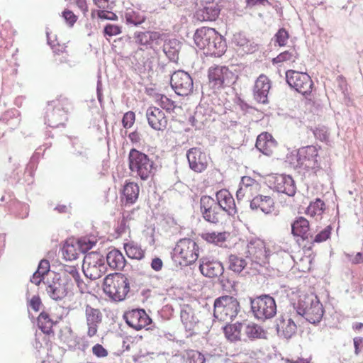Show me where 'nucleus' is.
<instances>
[{"label":"nucleus","instance_id":"56","mask_svg":"<svg viewBox=\"0 0 363 363\" xmlns=\"http://www.w3.org/2000/svg\"><path fill=\"white\" fill-rule=\"evenodd\" d=\"M62 16L69 26H73L77 20V16L70 10L65 9L62 12Z\"/></svg>","mask_w":363,"mask_h":363},{"label":"nucleus","instance_id":"57","mask_svg":"<svg viewBox=\"0 0 363 363\" xmlns=\"http://www.w3.org/2000/svg\"><path fill=\"white\" fill-rule=\"evenodd\" d=\"M121 27L116 25L107 24L104 27V34L108 36L116 35L121 33Z\"/></svg>","mask_w":363,"mask_h":363},{"label":"nucleus","instance_id":"32","mask_svg":"<svg viewBox=\"0 0 363 363\" xmlns=\"http://www.w3.org/2000/svg\"><path fill=\"white\" fill-rule=\"evenodd\" d=\"M106 262L111 269L116 270L123 269L126 263L124 256L117 249H113L107 254Z\"/></svg>","mask_w":363,"mask_h":363},{"label":"nucleus","instance_id":"45","mask_svg":"<svg viewBox=\"0 0 363 363\" xmlns=\"http://www.w3.org/2000/svg\"><path fill=\"white\" fill-rule=\"evenodd\" d=\"M158 104L167 112H174L177 108H181L178 106L175 101H172L167 96L162 95L157 100Z\"/></svg>","mask_w":363,"mask_h":363},{"label":"nucleus","instance_id":"50","mask_svg":"<svg viewBox=\"0 0 363 363\" xmlns=\"http://www.w3.org/2000/svg\"><path fill=\"white\" fill-rule=\"evenodd\" d=\"M315 138L322 142H328L329 138V133L328 128L325 126H318L313 130Z\"/></svg>","mask_w":363,"mask_h":363},{"label":"nucleus","instance_id":"28","mask_svg":"<svg viewBox=\"0 0 363 363\" xmlns=\"http://www.w3.org/2000/svg\"><path fill=\"white\" fill-rule=\"evenodd\" d=\"M277 145L272 135L267 132L259 134L256 140L257 149L265 155H271Z\"/></svg>","mask_w":363,"mask_h":363},{"label":"nucleus","instance_id":"35","mask_svg":"<svg viewBox=\"0 0 363 363\" xmlns=\"http://www.w3.org/2000/svg\"><path fill=\"white\" fill-rule=\"evenodd\" d=\"M139 191V186L136 183H126L123 189V194L125 199V204L134 203L138 198Z\"/></svg>","mask_w":363,"mask_h":363},{"label":"nucleus","instance_id":"33","mask_svg":"<svg viewBox=\"0 0 363 363\" xmlns=\"http://www.w3.org/2000/svg\"><path fill=\"white\" fill-rule=\"evenodd\" d=\"M180 49V42L174 38L165 40L163 45V52L169 60L173 62H177Z\"/></svg>","mask_w":363,"mask_h":363},{"label":"nucleus","instance_id":"60","mask_svg":"<svg viewBox=\"0 0 363 363\" xmlns=\"http://www.w3.org/2000/svg\"><path fill=\"white\" fill-rule=\"evenodd\" d=\"M50 270V262L47 259H43L40 262L38 269L36 270L37 273L40 274H46Z\"/></svg>","mask_w":363,"mask_h":363},{"label":"nucleus","instance_id":"53","mask_svg":"<svg viewBox=\"0 0 363 363\" xmlns=\"http://www.w3.org/2000/svg\"><path fill=\"white\" fill-rule=\"evenodd\" d=\"M248 42L249 40L244 33L239 32L233 35V43L238 46H245Z\"/></svg>","mask_w":363,"mask_h":363},{"label":"nucleus","instance_id":"48","mask_svg":"<svg viewBox=\"0 0 363 363\" xmlns=\"http://www.w3.org/2000/svg\"><path fill=\"white\" fill-rule=\"evenodd\" d=\"M111 10V9H99L97 11H93L91 16L94 17V13L96 12L98 17L101 19L116 21L118 19L117 15Z\"/></svg>","mask_w":363,"mask_h":363},{"label":"nucleus","instance_id":"24","mask_svg":"<svg viewBox=\"0 0 363 363\" xmlns=\"http://www.w3.org/2000/svg\"><path fill=\"white\" fill-rule=\"evenodd\" d=\"M216 197L221 212L225 211L229 216H234L237 213L235 200L228 190L222 189L218 191Z\"/></svg>","mask_w":363,"mask_h":363},{"label":"nucleus","instance_id":"63","mask_svg":"<svg viewBox=\"0 0 363 363\" xmlns=\"http://www.w3.org/2000/svg\"><path fill=\"white\" fill-rule=\"evenodd\" d=\"M64 268L65 273L70 275L73 279H74L76 277H78L79 272L75 266L65 265Z\"/></svg>","mask_w":363,"mask_h":363},{"label":"nucleus","instance_id":"27","mask_svg":"<svg viewBox=\"0 0 363 363\" xmlns=\"http://www.w3.org/2000/svg\"><path fill=\"white\" fill-rule=\"evenodd\" d=\"M220 12V6L214 2L208 3L196 11L195 17L200 21H214Z\"/></svg>","mask_w":363,"mask_h":363},{"label":"nucleus","instance_id":"44","mask_svg":"<svg viewBox=\"0 0 363 363\" xmlns=\"http://www.w3.org/2000/svg\"><path fill=\"white\" fill-rule=\"evenodd\" d=\"M289 38V34L288 31L285 28H281L275 33L272 40L274 41L275 46L284 47L286 45Z\"/></svg>","mask_w":363,"mask_h":363},{"label":"nucleus","instance_id":"62","mask_svg":"<svg viewBox=\"0 0 363 363\" xmlns=\"http://www.w3.org/2000/svg\"><path fill=\"white\" fill-rule=\"evenodd\" d=\"M74 280L75 281L81 293H85L88 291L87 284L81 279L80 274H78V277H76Z\"/></svg>","mask_w":363,"mask_h":363},{"label":"nucleus","instance_id":"64","mask_svg":"<svg viewBox=\"0 0 363 363\" xmlns=\"http://www.w3.org/2000/svg\"><path fill=\"white\" fill-rule=\"evenodd\" d=\"M163 266V262L162 259L159 257H155L152 259L151 262V267L156 272H158L162 269Z\"/></svg>","mask_w":363,"mask_h":363},{"label":"nucleus","instance_id":"31","mask_svg":"<svg viewBox=\"0 0 363 363\" xmlns=\"http://www.w3.org/2000/svg\"><path fill=\"white\" fill-rule=\"evenodd\" d=\"M180 319L186 331L191 332L198 320L194 316V312L189 305H184L180 310Z\"/></svg>","mask_w":363,"mask_h":363},{"label":"nucleus","instance_id":"52","mask_svg":"<svg viewBox=\"0 0 363 363\" xmlns=\"http://www.w3.org/2000/svg\"><path fill=\"white\" fill-rule=\"evenodd\" d=\"M135 120V113L133 111L126 112L122 118V124L125 128H130L134 124Z\"/></svg>","mask_w":363,"mask_h":363},{"label":"nucleus","instance_id":"12","mask_svg":"<svg viewBox=\"0 0 363 363\" xmlns=\"http://www.w3.org/2000/svg\"><path fill=\"white\" fill-rule=\"evenodd\" d=\"M208 77L209 86L214 90L229 86L235 81L234 73L225 66L210 68Z\"/></svg>","mask_w":363,"mask_h":363},{"label":"nucleus","instance_id":"2","mask_svg":"<svg viewBox=\"0 0 363 363\" xmlns=\"http://www.w3.org/2000/svg\"><path fill=\"white\" fill-rule=\"evenodd\" d=\"M293 308L298 315L303 316L312 324L320 323L324 314L322 303L313 294L300 296L297 303L294 304Z\"/></svg>","mask_w":363,"mask_h":363},{"label":"nucleus","instance_id":"30","mask_svg":"<svg viewBox=\"0 0 363 363\" xmlns=\"http://www.w3.org/2000/svg\"><path fill=\"white\" fill-rule=\"evenodd\" d=\"M309 221L301 216L296 218L291 224V232L294 236L301 237L303 240L312 238L308 233Z\"/></svg>","mask_w":363,"mask_h":363},{"label":"nucleus","instance_id":"46","mask_svg":"<svg viewBox=\"0 0 363 363\" xmlns=\"http://www.w3.org/2000/svg\"><path fill=\"white\" fill-rule=\"evenodd\" d=\"M205 356L197 350L187 352L186 363H205Z\"/></svg>","mask_w":363,"mask_h":363},{"label":"nucleus","instance_id":"41","mask_svg":"<svg viewBox=\"0 0 363 363\" xmlns=\"http://www.w3.org/2000/svg\"><path fill=\"white\" fill-rule=\"evenodd\" d=\"M202 238L209 243L220 245L226 239V233H206L202 234Z\"/></svg>","mask_w":363,"mask_h":363},{"label":"nucleus","instance_id":"19","mask_svg":"<svg viewBox=\"0 0 363 363\" xmlns=\"http://www.w3.org/2000/svg\"><path fill=\"white\" fill-rule=\"evenodd\" d=\"M72 286L71 279L68 276H64L63 278L57 279V281H53L52 284H48L46 291L52 299L59 301L67 295Z\"/></svg>","mask_w":363,"mask_h":363},{"label":"nucleus","instance_id":"9","mask_svg":"<svg viewBox=\"0 0 363 363\" xmlns=\"http://www.w3.org/2000/svg\"><path fill=\"white\" fill-rule=\"evenodd\" d=\"M199 268L201 274L206 277H218L223 286H225L226 283H230L228 277L224 274L223 263L212 257H202L199 259Z\"/></svg>","mask_w":363,"mask_h":363},{"label":"nucleus","instance_id":"58","mask_svg":"<svg viewBox=\"0 0 363 363\" xmlns=\"http://www.w3.org/2000/svg\"><path fill=\"white\" fill-rule=\"evenodd\" d=\"M74 246H64L62 248V253L64 257L68 260H74L77 259V254L73 252Z\"/></svg>","mask_w":363,"mask_h":363},{"label":"nucleus","instance_id":"11","mask_svg":"<svg viewBox=\"0 0 363 363\" xmlns=\"http://www.w3.org/2000/svg\"><path fill=\"white\" fill-rule=\"evenodd\" d=\"M104 257L99 252L86 254L83 260L82 269L84 275L91 280L99 279L106 272Z\"/></svg>","mask_w":363,"mask_h":363},{"label":"nucleus","instance_id":"8","mask_svg":"<svg viewBox=\"0 0 363 363\" xmlns=\"http://www.w3.org/2000/svg\"><path fill=\"white\" fill-rule=\"evenodd\" d=\"M250 305L252 313L258 320H265L272 318L277 313L276 301L269 294L250 298Z\"/></svg>","mask_w":363,"mask_h":363},{"label":"nucleus","instance_id":"7","mask_svg":"<svg viewBox=\"0 0 363 363\" xmlns=\"http://www.w3.org/2000/svg\"><path fill=\"white\" fill-rule=\"evenodd\" d=\"M240 311V303L232 296H222L214 301L213 315L219 321L233 320Z\"/></svg>","mask_w":363,"mask_h":363},{"label":"nucleus","instance_id":"14","mask_svg":"<svg viewBox=\"0 0 363 363\" xmlns=\"http://www.w3.org/2000/svg\"><path fill=\"white\" fill-rule=\"evenodd\" d=\"M298 161L303 169L316 176L321 172V167L318 162V152L315 146L309 145L301 148L298 153Z\"/></svg>","mask_w":363,"mask_h":363},{"label":"nucleus","instance_id":"15","mask_svg":"<svg viewBox=\"0 0 363 363\" xmlns=\"http://www.w3.org/2000/svg\"><path fill=\"white\" fill-rule=\"evenodd\" d=\"M170 84L175 93L179 96H188L194 88L191 77L183 70H178L172 74Z\"/></svg>","mask_w":363,"mask_h":363},{"label":"nucleus","instance_id":"55","mask_svg":"<svg viewBox=\"0 0 363 363\" xmlns=\"http://www.w3.org/2000/svg\"><path fill=\"white\" fill-rule=\"evenodd\" d=\"M99 9H113L115 6L114 0H93Z\"/></svg>","mask_w":363,"mask_h":363},{"label":"nucleus","instance_id":"49","mask_svg":"<svg viewBox=\"0 0 363 363\" xmlns=\"http://www.w3.org/2000/svg\"><path fill=\"white\" fill-rule=\"evenodd\" d=\"M14 207L19 218H26L28 216L29 206L28 204L17 201L14 202Z\"/></svg>","mask_w":363,"mask_h":363},{"label":"nucleus","instance_id":"4","mask_svg":"<svg viewBox=\"0 0 363 363\" xmlns=\"http://www.w3.org/2000/svg\"><path fill=\"white\" fill-rule=\"evenodd\" d=\"M104 291L114 301H123L130 291L128 279L121 273H113L104 279Z\"/></svg>","mask_w":363,"mask_h":363},{"label":"nucleus","instance_id":"13","mask_svg":"<svg viewBox=\"0 0 363 363\" xmlns=\"http://www.w3.org/2000/svg\"><path fill=\"white\" fill-rule=\"evenodd\" d=\"M286 79L291 88L303 95L310 94L312 91L313 83L307 73L290 69L286 72Z\"/></svg>","mask_w":363,"mask_h":363},{"label":"nucleus","instance_id":"36","mask_svg":"<svg viewBox=\"0 0 363 363\" xmlns=\"http://www.w3.org/2000/svg\"><path fill=\"white\" fill-rule=\"evenodd\" d=\"M124 249L129 258L140 260L144 257V250H142L140 245L135 242L124 244Z\"/></svg>","mask_w":363,"mask_h":363},{"label":"nucleus","instance_id":"54","mask_svg":"<svg viewBox=\"0 0 363 363\" xmlns=\"http://www.w3.org/2000/svg\"><path fill=\"white\" fill-rule=\"evenodd\" d=\"M201 113L196 111L194 115L190 116L189 118V123L196 129H201L203 126V121H201Z\"/></svg>","mask_w":363,"mask_h":363},{"label":"nucleus","instance_id":"21","mask_svg":"<svg viewBox=\"0 0 363 363\" xmlns=\"http://www.w3.org/2000/svg\"><path fill=\"white\" fill-rule=\"evenodd\" d=\"M273 188L279 193L293 196L296 194V186L292 177L286 174H277L272 177Z\"/></svg>","mask_w":363,"mask_h":363},{"label":"nucleus","instance_id":"23","mask_svg":"<svg viewBox=\"0 0 363 363\" xmlns=\"http://www.w3.org/2000/svg\"><path fill=\"white\" fill-rule=\"evenodd\" d=\"M85 316L88 327L87 335L89 337H93L96 334L99 325L102 321V313L99 309L86 305L85 308Z\"/></svg>","mask_w":363,"mask_h":363},{"label":"nucleus","instance_id":"61","mask_svg":"<svg viewBox=\"0 0 363 363\" xmlns=\"http://www.w3.org/2000/svg\"><path fill=\"white\" fill-rule=\"evenodd\" d=\"M41 300L39 296H33L29 301L28 306L35 311H38L41 306Z\"/></svg>","mask_w":363,"mask_h":363},{"label":"nucleus","instance_id":"38","mask_svg":"<svg viewBox=\"0 0 363 363\" xmlns=\"http://www.w3.org/2000/svg\"><path fill=\"white\" fill-rule=\"evenodd\" d=\"M228 269L235 273H240L248 264L246 259L235 255H230L228 258Z\"/></svg>","mask_w":363,"mask_h":363},{"label":"nucleus","instance_id":"29","mask_svg":"<svg viewBox=\"0 0 363 363\" xmlns=\"http://www.w3.org/2000/svg\"><path fill=\"white\" fill-rule=\"evenodd\" d=\"M162 34L156 31H145L135 33L136 42L149 48L160 45L162 41Z\"/></svg>","mask_w":363,"mask_h":363},{"label":"nucleus","instance_id":"51","mask_svg":"<svg viewBox=\"0 0 363 363\" xmlns=\"http://www.w3.org/2000/svg\"><path fill=\"white\" fill-rule=\"evenodd\" d=\"M332 228L330 225H328L323 230H321L319 233H318L315 238L313 239L312 242H322L327 240L331 234Z\"/></svg>","mask_w":363,"mask_h":363},{"label":"nucleus","instance_id":"22","mask_svg":"<svg viewBox=\"0 0 363 363\" xmlns=\"http://www.w3.org/2000/svg\"><path fill=\"white\" fill-rule=\"evenodd\" d=\"M146 117L150 126L156 130H164L167 128V119L164 113L157 107H149Z\"/></svg>","mask_w":363,"mask_h":363},{"label":"nucleus","instance_id":"25","mask_svg":"<svg viewBox=\"0 0 363 363\" xmlns=\"http://www.w3.org/2000/svg\"><path fill=\"white\" fill-rule=\"evenodd\" d=\"M271 88L270 80L264 75H260L255 82L254 98L261 104L268 103V94Z\"/></svg>","mask_w":363,"mask_h":363},{"label":"nucleus","instance_id":"34","mask_svg":"<svg viewBox=\"0 0 363 363\" xmlns=\"http://www.w3.org/2000/svg\"><path fill=\"white\" fill-rule=\"evenodd\" d=\"M225 337L230 342L241 340L242 338V323L227 324L223 328Z\"/></svg>","mask_w":363,"mask_h":363},{"label":"nucleus","instance_id":"47","mask_svg":"<svg viewBox=\"0 0 363 363\" xmlns=\"http://www.w3.org/2000/svg\"><path fill=\"white\" fill-rule=\"evenodd\" d=\"M95 244L96 241L91 240L89 238L87 237L80 238L77 241L79 250L82 253H86L87 251L91 250L94 247V245H95Z\"/></svg>","mask_w":363,"mask_h":363},{"label":"nucleus","instance_id":"37","mask_svg":"<svg viewBox=\"0 0 363 363\" xmlns=\"http://www.w3.org/2000/svg\"><path fill=\"white\" fill-rule=\"evenodd\" d=\"M264 333L261 327L255 323H242V337L250 339L260 338Z\"/></svg>","mask_w":363,"mask_h":363},{"label":"nucleus","instance_id":"40","mask_svg":"<svg viewBox=\"0 0 363 363\" xmlns=\"http://www.w3.org/2000/svg\"><path fill=\"white\" fill-rule=\"evenodd\" d=\"M124 18L128 25L138 26L143 23L145 18L143 15L140 14L138 11L133 9H127L124 13Z\"/></svg>","mask_w":363,"mask_h":363},{"label":"nucleus","instance_id":"3","mask_svg":"<svg viewBox=\"0 0 363 363\" xmlns=\"http://www.w3.org/2000/svg\"><path fill=\"white\" fill-rule=\"evenodd\" d=\"M128 167L131 174L143 181L152 177L156 171L154 161L148 155L135 148L129 152Z\"/></svg>","mask_w":363,"mask_h":363},{"label":"nucleus","instance_id":"10","mask_svg":"<svg viewBox=\"0 0 363 363\" xmlns=\"http://www.w3.org/2000/svg\"><path fill=\"white\" fill-rule=\"evenodd\" d=\"M269 251L266 250L265 243L259 238L251 239L245 251V258L251 267L264 266L268 262Z\"/></svg>","mask_w":363,"mask_h":363},{"label":"nucleus","instance_id":"1","mask_svg":"<svg viewBox=\"0 0 363 363\" xmlns=\"http://www.w3.org/2000/svg\"><path fill=\"white\" fill-rule=\"evenodd\" d=\"M196 46L205 50L207 55L220 57L227 50V44L223 35L214 28L202 27L197 29L194 35Z\"/></svg>","mask_w":363,"mask_h":363},{"label":"nucleus","instance_id":"5","mask_svg":"<svg viewBox=\"0 0 363 363\" xmlns=\"http://www.w3.org/2000/svg\"><path fill=\"white\" fill-rule=\"evenodd\" d=\"M199 247L197 243L190 238L180 239L172 252V257L179 265L188 266L199 258Z\"/></svg>","mask_w":363,"mask_h":363},{"label":"nucleus","instance_id":"17","mask_svg":"<svg viewBox=\"0 0 363 363\" xmlns=\"http://www.w3.org/2000/svg\"><path fill=\"white\" fill-rule=\"evenodd\" d=\"M200 210L203 219L211 223L220 222L222 213L216 201L209 196H202L200 199Z\"/></svg>","mask_w":363,"mask_h":363},{"label":"nucleus","instance_id":"16","mask_svg":"<svg viewBox=\"0 0 363 363\" xmlns=\"http://www.w3.org/2000/svg\"><path fill=\"white\" fill-rule=\"evenodd\" d=\"M274 328L279 337L289 340L297 331V325L292 317L287 313L280 314L274 320Z\"/></svg>","mask_w":363,"mask_h":363},{"label":"nucleus","instance_id":"39","mask_svg":"<svg viewBox=\"0 0 363 363\" xmlns=\"http://www.w3.org/2000/svg\"><path fill=\"white\" fill-rule=\"evenodd\" d=\"M38 325L42 332L45 334H50L52 330L53 321L50 318L48 313L43 311L38 318Z\"/></svg>","mask_w":363,"mask_h":363},{"label":"nucleus","instance_id":"42","mask_svg":"<svg viewBox=\"0 0 363 363\" xmlns=\"http://www.w3.org/2000/svg\"><path fill=\"white\" fill-rule=\"evenodd\" d=\"M325 211V203L320 199H316L315 201L311 202L306 209V213L312 217L320 216Z\"/></svg>","mask_w":363,"mask_h":363},{"label":"nucleus","instance_id":"18","mask_svg":"<svg viewBox=\"0 0 363 363\" xmlns=\"http://www.w3.org/2000/svg\"><path fill=\"white\" fill-rule=\"evenodd\" d=\"M186 158L189 168L195 172L201 173L208 167L209 158L199 147H192L187 150Z\"/></svg>","mask_w":363,"mask_h":363},{"label":"nucleus","instance_id":"6","mask_svg":"<svg viewBox=\"0 0 363 363\" xmlns=\"http://www.w3.org/2000/svg\"><path fill=\"white\" fill-rule=\"evenodd\" d=\"M69 105L66 98L48 101L45 113V123L54 128L64 125L67 120Z\"/></svg>","mask_w":363,"mask_h":363},{"label":"nucleus","instance_id":"20","mask_svg":"<svg viewBox=\"0 0 363 363\" xmlns=\"http://www.w3.org/2000/svg\"><path fill=\"white\" fill-rule=\"evenodd\" d=\"M126 323L133 329L140 330L152 323L151 318L144 309H133L123 315Z\"/></svg>","mask_w":363,"mask_h":363},{"label":"nucleus","instance_id":"26","mask_svg":"<svg viewBox=\"0 0 363 363\" xmlns=\"http://www.w3.org/2000/svg\"><path fill=\"white\" fill-rule=\"evenodd\" d=\"M250 206L252 211L268 214L274 211V202L269 196L257 195L250 201Z\"/></svg>","mask_w":363,"mask_h":363},{"label":"nucleus","instance_id":"59","mask_svg":"<svg viewBox=\"0 0 363 363\" xmlns=\"http://www.w3.org/2000/svg\"><path fill=\"white\" fill-rule=\"evenodd\" d=\"M92 352L98 357H105L108 355L107 350L100 344H96L92 347Z\"/></svg>","mask_w":363,"mask_h":363},{"label":"nucleus","instance_id":"43","mask_svg":"<svg viewBox=\"0 0 363 363\" xmlns=\"http://www.w3.org/2000/svg\"><path fill=\"white\" fill-rule=\"evenodd\" d=\"M298 55L297 52L294 50H290L287 51H284L279 55H278L276 57L272 60L273 64L281 63L284 62H295L298 58Z\"/></svg>","mask_w":363,"mask_h":363}]
</instances>
